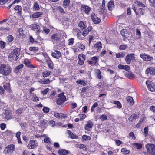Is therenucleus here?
Instances as JSON below:
<instances>
[{"label":"nucleus","instance_id":"f257e3e1","mask_svg":"<svg viewBox=\"0 0 155 155\" xmlns=\"http://www.w3.org/2000/svg\"><path fill=\"white\" fill-rule=\"evenodd\" d=\"M12 69L8 64H4L0 66V73L2 75L7 76L10 74Z\"/></svg>","mask_w":155,"mask_h":155},{"label":"nucleus","instance_id":"f03ea898","mask_svg":"<svg viewBox=\"0 0 155 155\" xmlns=\"http://www.w3.org/2000/svg\"><path fill=\"white\" fill-rule=\"evenodd\" d=\"M19 50L18 48L14 49L9 54L8 59L10 61H16L18 58Z\"/></svg>","mask_w":155,"mask_h":155},{"label":"nucleus","instance_id":"7ed1b4c3","mask_svg":"<svg viewBox=\"0 0 155 155\" xmlns=\"http://www.w3.org/2000/svg\"><path fill=\"white\" fill-rule=\"evenodd\" d=\"M148 155H152L155 153V146L152 144H147L146 146Z\"/></svg>","mask_w":155,"mask_h":155},{"label":"nucleus","instance_id":"20e7f679","mask_svg":"<svg viewBox=\"0 0 155 155\" xmlns=\"http://www.w3.org/2000/svg\"><path fill=\"white\" fill-rule=\"evenodd\" d=\"M58 98L57 101V104L60 105L66 101V97L64 95V92L58 95Z\"/></svg>","mask_w":155,"mask_h":155},{"label":"nucleus","instance_id":"39448f33","mask_svg":"<svg viewBox=\"0 0 155 155\" xmlns=\"http://www.w3.org/2000/svg\"><path fill=\"white\" fill-rule=\"evenodd\" d=\"M38 146V143L35 140H31L29 141V143L27 147L30 149H34Z\"/></svg>","mask_w":155,"mask_h":155},{"label":"nucleus","instance_id":"423d86ee","mask_svg":"<svg viewBox=\"0 0 155 155\" xmlns=\"http://www.w3.org/2000/svg\"><path fill=\"white\" fill-rule=\"evenodd\" d=\"M15 149V147L13 144L8 145L6 147L4 150V153L5 154H8L13 152Z\"/></svg>","mask_w":155,"mask_h":155},{"label":"nucleus","instance_id":"0eeeda50","mask_svg":"<svg viewBox=\"0 0 155 155\" xmlns=\"http://www.w3.org/2000/svg\"><path fill=\"white\" fill-rule=\"evenodd\" d=\"M81 10L82 12H85L86 14L89 15V12L91 10V8L85 5H82L81 6Z\"/></svg>","mask_w":155,"mask_h":155},{"label":"nucleus","instance_id":"6e6552de","mask_svg":"<svg viewBox=\"0 0 155 155\" xmlns=\"http://www.w3.org/2000/svg\"><path fill=\"white\" fill-rule=\"evenodd\" d=\"M46 61L48 66L51 69H53L54 68V64L50 58L47 55H46Z\"/></svg>","mask_w":155,"mask_h":155},{"label":"nucleus","instance_id":"1a4fd4ad","mask_svg":"<svg viewBox=\"0 0 155 155\" xmlns=\"http://www.w3.org/2000/svg\"><path fill=\"white\" fill-rule=\"evenodd\" d=\"M140 56L144 61H150L153 59V58L152 57L145 53L140 54Z\"/></svg>","mask_w":155,"mask_h":155},{"label":"nucleus","instance_id":"9d476101","mask_svg":"<svg viewBox=\"0 0 155 155\" xmlns=\"http://www.w3.org/2000/svg\"><path fill=\"white\" fill-rule=\"evenodd\" d=\"M91 17L93 22L95 24L99 23L101 21V20L94 13L91 14Z\"/></svg>","mask_w":155,"mask_h":155},{"label":"nucleus","instance_id":"9b49d317","mask_svg":"<svg viewBox=\"0 0 155 155\" xmlns=\"http://www.w3.org/2000/svg\"><path fill=\"white\" fill-rule=\"evenodd\" d=\"M51 55L53 58L57 59H58L61 56V53L60 52L57 50H55L54 52L51 53Z\"/></svg>","mask_w":155,"mask_h":155},{"label":"nucleus","instance_id":"f8f14e48","mask_svg":"<svg viewBox=\"0 0 155 155\" xmlns=\"http://www.w3.org/2000/svg\"><path fill=\"white\" fill-rule=\"evenodd\" d=\"M93 126V124L92 122L90 120H88L87 124L85 126V129L87 131H90Z\"/></svg>","mask_w":155,"mask_h":155},{"label":"nucleus","instance_id":"ddd939ff","mask_svg":"<svg viewBox=\"0 0 155 155\" xmlns=\"http://www.w3.org/2000/svg\"><path fill=\"white\" fill-rule=\"evenodd\" d=\"M134 58L133 54H130L127 55L125 58V61L127 63L129 64L130 63L131 61Z\"/></svg>","mask_w":155,"mask_h":155},{"label":"nucleus","instance_id":"4468645a","mask_svg":"<svg viewBox=\"0 0 155 155\" xmlns=\"http://www.w3.org/2000/svg\"><path fill=\"white\" fill-rule=\"evenodd\" d=\"M146 73L147 74L150 73L152 75H155V67H150L147 68L146 71Z\"/></svg>","mask_w":155,"mask_h":155},{"label":"nucleus","instance_id":"2eb2a0df","mask_svg":"<svg viewBox=\"0 0 155 155\" xmlns=\"http://www.w3.org/2000/svg\"><path fill=\"white\" fill-rule=\"evenodd\" d=\"M30 28L35 32H38L40 31V26L37 24H34L31 25Z\"/></svg>","mask_w":155,"mask_h":155},{"label":"nucleus","instance_id":"dca6fc26","mask_svg":"<svg viewBox=\"0 0 155 155\" xmlns=\"http://www.w3.org/2000/svg\"><path fill=\"white\" fill-rule=\"evenodd\" d=\"M114 3L113 0H110L108 3L107 6L109 10H111L114 8Z\"/></svg>","mask_w":155,"mask_h":155},{"label":"nucleus","instance_id":"f3484780","mask_svg":"<svg viewBox=\"0 0 155 155\" xmlns=\"http://www.w3.org/2000/svg\"><path fill=\"white\" fill-rule=\"evenodd\" d=\"M43 13L40 12H35L33 13L32 15V17L34 18H36L38 17H40L42 16Z\"/></svg>","mask_w":155,"mask_h":155},{"label":"nucleus","instance_id":"a211bd4d","mask_svg":"<svg viewBox=\"0 0 155 155\" xmlns=\"http://www.w3.org/2000/svg\"><path fill=\"white\" fill-rule=\"evenodd\" d=\"M102 44L101 42H99L96 43L94 46V48L96 50L99 51L101 50L102 48Z\"/></svg>","mask_w":155,"mask_h":155},{"label":"nucleus","instance_id":"6ab92c4d","mask_svg":"<svg viewBox=\"0 0 155 155\" xmlns=\"http://www.w3.org/2000/svg\"><path fill=\"white\" fill-rule=\"evenodd\" d=\"M23 66L24 65L22 64L17 66L15 69V72L17 74L20 71H21Z\"/></svg>","mask_w":155,"mask_h":155},{"label":"nucleus","instance_id":"aec40b11","mask_svg":"<svg viewBox=\"0 0 155 155\" xmlns=\"http://www.w3.org/2000/svg\"><path fill=\"white\" fill-rule=\"evenodd\" d=\"M78 26L80 27L81 30H83L86 27V23L85 21H80L78 24Z\"/></svg>","mask_w":155,"mask_h":155},{"label":"nucleus","instance_id":"412c9836","mask_svg":"<svg viewBox=\"0 0 155 155\" xmlns=\"http://www.w3.org/2000/svg\"><path fill=\"white\" fill-rule=\"evenodd\" d=\"M92 28L91 27H89L84 30L83 31L82 34L83 35L84 37L86 36L88 34L89 31L91 30Z\"/></svg>","mask_w":155,"mask_h":155},{"label":"nucleus","instance_id":"4be33fe9","mask_svg":"<svg viewBox=\"0 0 155 155\" xmlns=\"http://www.w3.org/2000/svg\"><path fill=\"white\" fill-rule=\"evenodd\" d=\"M5 117L7 119H9L11 117V114L10 111L8 110H6L5 113Z\"/></svg>","mask_w":155,"mask_h":155},{"label":"nucleus","instance_id":"5701e85b","mask_svg":"<svg viewBox=\"0 0 155 155\" xmlns=\"http://www.w3.org/2000/svg\"><path fill=\"white\" fill-rule=\"evenodd\" d=\"M58 153L60 155H67L68 154V151L65 149H61L59 151Z\"/></svg>","mask_w":155,"mask_h":155},{"label":"nucleus","instance_id":"b1692460","mask_svg":"<svg viewBox=\"0 0 155 155\" xmlns=\"http://www.w3.org/2000/svg\"><path fill=\"white\" fill-rule=\"evenodd\" d=\"M76 46L79 49L83 51L85 48V47L84 45L79 43H78L76 44Z\"/></svg>","mask_w":155,"mask_h":155},{"label":"nucleus","instance_id":"393cba45","mask_svg":"<svg viewBox=\"0 0 155 155\" xmlns=\"http://www.w3.org/2000/svg\"><path fill=\"white\" fill-rule=\"evenodd\" d=\"M127 101L129 102L130 105H133L134 104V102L133 98L130 96H128L126 98Z\"/></svg>","mask_w":155,"mask_h":155},{"label":"nucleus","instance_id":"a878e982","mask_svg":"<svg viewBox=\"0 0 155 155\" xmlns=\"http://www.w3.org/2000/svg\"><path fill=\"white\" fill-rule=\"evenodd\" d=\"M122 35L124 37L127 38L128 36L127 31L126 29H123L120 31Z\"/></svg>","mask_w":155,"mask_h":155},{"label":"nucleus","instance_id":"bb28decb","mask_svg":"<svg viewBox=\"0 0 155 155\" xmlns=\"http://www.w3.org/2000/svg\"><path fill=\"white\" fill-rule=\"evenodd\" d=\"M40 82L42 84H48L50 83L51 81L48 79L43 78L41 79Z\"/></svg>","mask_w":155,"mask_h":155},{"label":"nucleus","instance_id":"cd10ccee","mask_svg":"<svg viewBox=\"0 0 155 155\" xmlns=\"http://www.w3.org/2000/svg\"><path fill=\"white\" fill-rule=\"evenodd\" d=\"M126 76L127 78L131 79H133L134 78V74L131 72L126 74Z\"/></svg>","mask_w":155,"mask_h":155},{"label":"nucleus","instance_id":"c85d7f7f","mask_svg":"<svg viewBox=\"0 0 155 155\" xmlns=\"http://www.w3.org/2000/svg\"><path fill=\"white\" fill-rule=\"evenodd\" d=\"M70 0H64L63 6L65 8H66L69 5L70 3Z\"/></svg>","mask_w":155,"mask_h":155},{"label":"nucleus","instance_id":"c756f323","mask_svg":"<svg viewBox=\"0 0 155 155\" xmlns=\"http://www.w3.org/2000/svg\"><path fill=\"white\" fill-rule=\"evenodd\" d=\"M51 73V72L48 71H45L42 73L43 76L44 78H45L48 76H49Z\"/></svg>","mask_w":155,"mask_h":155},{"label":"nucleus","instance_id":"7c9ffc66","mask_svg":"<svg viewBox=\"0 0 155 155\" xmlns=\"http://www.w3.org/2000/svg\"><path fill=\"white\" fill-rule=\"evenodd\" d=\"M40 8L39 5L37 3L35 2L34 4V5L33 7V11H38L39 10Z\"/></svg>","mask_w":155,"mask_h":155},{"label":"nucleus","instance_id":"2f4dec72","mask_svg":"<svg viewBox=\"0 0 155 155\" xmlns=\"http://www.w3.org/2000/svg\"><path fill=\"white\" fill-rule=\"evenodd\" d=\"M68 134L71 136V137L72 139H77L78 137L77 136L73 134L70 131L68 130Z\"/></svg>","mask_w":155,"mask_h":155},{"label":"nucleus","instance_id":"473e14b6","mask_svg":"<svg viewBox=\"0 0 155 155\" xmlns=\"http://www.w3.org/2000/svg\"><path fill=\"white\" fill-rule=\"evenodd\" d=\"M76 83L83 86H85L86 85V82L83 80H78L76 81Z\"/></svg>","mask_w":155,"mask_h":155},{"label":"nucleus","instance_id":"72a5a7b5","mask_svg":"<svg viewBox=\"0 0 155 155\" xmlns=\"http://www.w3.org/2000/svg\"><path fill=\"white\" fill-rule=\"evenodd\" d=\"M9 29V28L8 27H1L0 28V31L2 32L3 33H5L6 31H8Z\"/></svg>","mask_w":155,"mask_h":155},{"label":"nucleus","instance_id":"f704fd0d","mask_svg":"<svg viewBox=\"0 0 155 155\" xmlns=\"http://www.w3.org/2000/svg\"><path fill=\"white\" fill-rule=\"evenodd\" d=\"M51 38L52 39H54L56 41L59 40L58 35L57 34L52 35L51 36Z\"/></svg>","mask_w":155,"mask_h":155},{"label":"nucleus","instance_id":"c9c22d12","mask_svg":"<svg viewBox=\"0 0 155 155\" xmlns=\"http://www.w3.org/2000/svg\"><path fill=\"white\" fill-rule=\"evenodd\" d=\"M121 151L123 152V154L125 155H127L130 153L129 151L125 148H122L121 149Z\"/></svg>","mask_w":155,"mask_h":155},{"label":"nucleus","instance_id":"e433bc0d","mask_svg":"<svg viewBox=\"0 0 155 155\" xmlns=\"http://www.w3.org/2000/svg\"><path fill=\"white\" fill-rule=\"evenodd\" d=\"M24 64L26 65L27 66L31 67V68H34L32 64L31 63V62L29 61H24Z\"/></svg>","mask_w":155,"mask_h":155},{"label":"nucleus","instance_id":"4c0bfd02","mask_svg":"<svg viewBox=\"0 0 155 155\" xmlns=\"http://www.w3.org/2000/svg\"><path fill=\"white\" fill-rule=\"evenodd\" d=\"M114 103L117 105V107L119 109H120L122 107V105L118 101H114Z\"/></svg>","mask_w":155,"mask_h":155},{"label":"nucleus","instance_id":"58836bf2","mask_svg":"<svg viewBox=\"0 0 155 155\" xmlns=\"http://www.w3.org/2000/svg\"><path fill=\"white\" fill-rule=\"evenodd\" d=\"M14 9L15 10L18 11L19 12H21L22 8L21 6L17 5L15 7Z\"/></svg>","mask_w":155,"mask_h":155},{"label":"nucleus","instance_id":"ea45409f","mask_svg":"<svg viewBox=\"0 0 155 155\" xmlns=\"http://www.w3.org/2000/svg\"><path fill=\"white\" fill-rule=\"evenodd\" d=\"M98 59V58L96 56L92 57L91 58V60L92 61L93 63L96 64L97 62V60Z\"/></svg>","mask_w":155,"mask_h":155},{"label":"nucleus","instance_id":"a19ab883","mask_svg":"<svg viewBox=\"0 0 155 155\" xmlns=\"http://www.w3.org/2000/svg\"><path fill=\"white\" fill-rule=\"evenodd\" d=\"M58 10L60 12L63 14H66V11H65L60 6H59L58 7Z\"/></svg>","mask_w":155,"mask_h":155},{"label":"nucleus","instance_id":"79ce46f5","mask_svg":"<svg viewBox=\"0 0 155 155\" xmlns=\"http://www.w3.org/2000/svg\"><path fill=\"white\" fill-rule=\"evenodd\" d=\"M76 147L80 149H82L85 148L86 146L85 145L81 144H76Z\"/></svg>","mask_w":155,"mask_h":155},{"label":"nucleus","instance_id":"37998d69","mask_svg":"<svg viewBox=\"0 0 155 155\" xmlns=\"http://www.w3.org/2000/svg\"><path fill=\"white\" fill-rule=\"evenodd\" d=\"M4 89L9 90L10 89V84L9 83H7L6 84L3 85Z\"/></svg>","mask_w":155,"mask_h":155},{"label":"nucleus","instance_id":"c03bdc74","mask_svg":"<svg viewBox=\"0 0 155 155\" xmlns=\"http://www.w3.org/2000/svg\"><path fill=\"white\" fill-rule=\"evenodd\" d=\"M97 74V77L99 79H101V72L99 70L97 69L96 72Z\"/></svg>","mask_w":155,"mask_h":155},{"label":"nucleus","instance_id":"a18cd8bd","mask_svg":"<svg viewBox=\"0 0 155 155\" xmlns=\"http://www.w3.org/2000/svg\"><path fill=\"white\" fill-rule=\"evenodd\" d=\"M99 119L101 120V121H104L107 119V117L106 115L103 114L100 117Z\"/></svg>","mask_w":155,"mask_h":155},{"label":"nucleus","instance_id":"49530a36","mask_svg":"<svg viewBox=\"0 0 155 155\" xmlns=\"http://www.w3.org/2000/svg\"><path fill=\"white\" fill-rule=\"evenodd\" d=\"M82 138L85 141L90 140L91 139V137L90 136L86 135H83Z\"/></svg>","mask_w":155,"mask_h":155},{"label":"nucleus","instance_id":"de8ad7c7","mask_svg":"<svg viewBox=\"0 0 155 155\" xmlns=\"http://www.w3.org/2000/svg\"><path fill=\"white\" fill-rule=\"evenodd\" d=\"M149 90L152 92H153L155 91V86L153 84H152L148 87Z\"/></svg>","mask_w":155,"mask_h":155},{"label":"nucleus","instance_id":"09e8293b","mask_svg":"<svg viewBox=\"0 0 155 155\" xmlns=\"http://www.w3.org/2000/svg\"><path fill=\"white\" fill-rule=\"evenodd\" d=\"M133 145L136 146L138 149H140L142 147V145L140 143H135L133 144Z\"/></svg>","mask_w":155,"mask_h":155},{"label":"nucleus","instance_id":"8fccbe9b","mask_svg":"<svg viewBox=\"0 0 155 155\" xmlns=\"http://www.w3.org/2000/svg\"><path fill=\"white\" fill-rule=\"evenodd\" d=\"M50 139L49 137H45L44 138V142L45 143H47L48 144L51 143V142L50 141Z\"/></svg>","mask_w":155,"mask_h":155},{"label":"nucleus","instance_id":"3c124183","mask_svg":"<svg viewBox=\"0 0 155 155\" xmlns=\"http://www.w3.org/2000/svg\"><path fill=\"white\" fill-rule=\"evenodd\" d=\"M62 114L61 113H54V115L55 117L57 118H60L62 117Z\"/></svg>","mask_w":155,"mask_h":155},{"label":"nucleus","instance_id":"603ef678","mask_svg":"<svg viewBox=\"0 0 155 155\" xmlns=\"http://www.w3.org/2000/svg\"><path fill=\"white\" fill-rule=\"evenodd\" d=\"M6 45V43L2 41H0V47L2 48H4Z\"/></svg>","mask_w":155,"mask_h":155},{"label":"nucleus","instance_id":"864d4df0","mask_svg":"<svg viewBox=\"0 0 155 155\" xmlns=\"http://www.w3.org/2000/svg\"><path fill=\"white\" fill-rule=\"evenodd\" d=\"M81 31L80 33H78L77 34V36L80 40H83L84 39V37H82L81 36Z\"/></svg>","mask_w":155,"mask_h":155},{"label":"nucleus","instance_id":"5fc2aeb1","mask_svg":"<svg viewBox=\"0 0 155 155\" xmlns=\"http://www.w3.org/2000/svg\"><path fill=\"white\" fill-rule=\"evenodd\" d=\"M78 116L80 117V120L81 121L83 120L86 117V116L85 114H82L81 115L79 114Z\"/></svg>","mask_w":155,"mask_h":155},{"label":"nucleus","instance_id":"6e6d98bb","mask_svg":"<svg viewBox=\"0 0 155 155\" xmlns=\"http://www.w3.org/2000/svg\"><path fill=\"white\" fill-rule=\"evenodd\" d=\"M148 127H146L144 129V134L145 137H146L148 134Z\"/></svg>","mask_w":155,"mask_h":155},{"label":"nucleus","instance_id":"4d7b16f0","mask_svg":"<svg viewBox=\"0 0 155 155\" xmlns=\"http://www.w3.org/2000/svg\"><path fill=\"white\" fill-rule=\"evenodd\" d=\"M129 136L130 137H132V139L134 140H135L136 139V137L135 136L134 134L132 132H130L129 134Z\"/></svg>","mask_w":155,"mask_h":155},{"label":"nucleus","instance_id":"13d9d810","mask_svg":"<svg viewBox=\"0 0 155 155\" xmlns=\"http://www.w3.org/2000/svg\"><path fill=\"white\" fill-rule=\"evenodd\" d=\"M8 42H12L13 39V37L11 35H9L7 38Z\"/></svg>","mask_w":155,"mask_h":155},{"label":"nucleus","instance_id":"bf43d9fd","mask_svg":"<svg viewBox=\"0 0 155 155\" xmlns=\"http://www.w3.org/2000/svg\"><path fill=\"white\" fill-rule=\"evenodd\" d=\"M127 48V46L126 45H120L119 47V49L120 50H124Z\"/></svg>","mask_w":155,"mask_h":155},{"label":"nucleus","instance_id":"052dcab7","mask_svg":"<svg viewBox=\"0 0 155 155\" xmlns=\"http://www.w3.org/2000/svg\"><path fill=\"white\" fill-rule=\"evenodd\" d=\"M124 56L125 54L124 53H118L116 54V57L117 58L123 57Z\"/></svg>","mask_w":155,"mask_h":155},{"label":"nucleus","instance_id":"680f3d73","mask_svg":"<svg viewBox=\"0 0 155 155\" xmlns=\"http://www.w3.org/2000/svg\"><path fill=\"white\" fill-rule=\"evenodd\" d=\"M68 45H72L74 43V38H71L68 40Z\"/></svg>","mask_w":155,"mask_h":155},{"label":"nucleus","instance_id":"e2e57ef3","mask_svg":"<svg viewBox=\"0 0 155 155\" xmlns=\"http://www.w3.org/2000/svg\"><path fill=\"white\" fill-rule=\"evenodd\" d=\"M137 5L139 7H145V5L140 2H137Z\"/></svg>","mask_w":155,"mask_h":155},{"label":"nucleus","instance_id":"0e129e2a","mask_svg":"<svg viewBox=\"0 0 155 155\" xmlns=\"http://www.w3.org/2000/svg\"><path fill=\"white\" fill-rule=\"evenodd\" d=\"M49 90L50 89L49 88H46L43 91H42L41 93L43 95H45L47 94Z\"/></svg>","mask_w":155,"mask_h":155},{"label":"nucleus","instance_id":"69168bd1","mask_svg":"<svg viewBox=\"0 0 155 155\" xmlns=\"http://www.w3.org/2000/svg\"><path fill=\"white\" fill-rule=\"evenodd\" d=\"M135 116L134 115H132L129 118V120H130L131 122L134 121L135 120Z\"/></svg>","mask_w":155,"mask_h":155},{"label":"nucleus","instance_id":"338daca9","mask_svg":"<svg viewBox=\"0 0 155 155\" xmlns=\"http://www.w3.org/2000/svg\"><path fill=\"white\" fill-rule=\"evenodd\" d=\"M43 111L45 113H48L49 111V109L47 107H44L43 109Z\"/></svg>","mask_w":155,"mask_h":155},{"label":"nucleus","instance_id":"774afa93","mask_svg":"<svg viewBox=\"0 0 155 155\" xmlns=\"http://www.w3.org/2000/svg\"><path fill=\"white\" fill-rule=\"evenodd\" d=\"M150 4L153 5L154 7H155V0H148Z\"/></svg>","mask_w":155,"mask_h":155}]
</instances>
